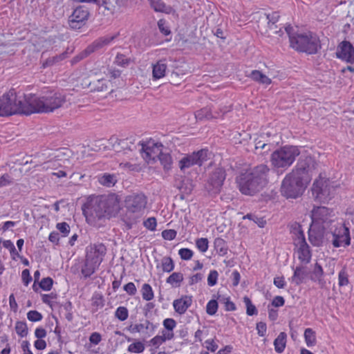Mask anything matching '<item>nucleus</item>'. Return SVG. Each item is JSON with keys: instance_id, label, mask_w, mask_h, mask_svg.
I'll use <instances>...</instances> for the list:
<instances>
[{"instance_id": "nucleus-1", "label": "nucleus", "mask_w": 354, "mask_h": 354, "mask_svg": "<svg viewBox=\"0 0 354 354\" xmlns=\"http://www.w3.org/2000/svg\"><path fill=\"white\" fill-rule=\"evenodd\" d=\"M120 198L115 194L101 195L88 199L82 207L86 222L100 228L106 219L115 216L120 209Z\"/></svg>"}, {"instance_id": "nucleus-2", "label": "nucleus", "mask_w": 354, "mask_h": 354, "mask_svg": "<svg viewBox=\"0 0 354 354\" xmlns=\"http://www.w3.org/2000/svg\"><path fill=\"white\" fill-rule=\"evenodd\" d=\"M29 109L28 113H50L66 103V95L53 90L43 91L41 95L29 93L26 95Z\"/></svg>"}, {"instance_id": "nucleus-3", "label": "nucleus", "mask_w": 354, "mask_h": 354, "mask_svg": "<svg viewBox=\"0 0 354 354\" xmlns=\"http://www.w3.org/2000/svg\"><path fill=\"white\" fill-rule=\"evenodd\" d=\"M26 95L18 96L14 89L10 90L8 93L0 97V116L6 117L15 114L28 113L29 109L28 103L26 100Z\"/></svg>"}, {"instance_id": "nucleus-4", "label": "nucleus", "mask_w": 354, "mask_h": 354, "mask_svg": "<svg viewBox=\"0 0 354 354\" xmlns=\"http://www.w3.org/2000/svg\"><path fill=\"white\" fill-rule=\"evenodd\" d=\"M307 176L300 177L295 172L288 174L281 183V192L287 198H297L301 196L309 182Z\"/></svg>"}, {"instance_id": "nucleus-5", "label": "nucleus", "mask_w": 354, "mask_h": 354, "mask_svg": "<svg viewBox=\"0 0 354 354\" xmlns=\"http://www.w3.org/2000/svg\"><path fill=\"white\" fill-rule=\"evenodd\" d=\"M291 48L299 53L315 55L322 48L321 41L317 34L308 31L300 33L297 38H292Z\"/></svg>"}, {"instance_id": "nucleus-6", "label": "nucleus", "mask_w": 354, "mask_h": 354, "mask_svg": "<svg viewBox=\"0 0 354 354\" xmlns=\"http://www.w3.org/2000/svg\"><path fill=\"white\" fill-rule=\"evenodd\" d=\"M299 154L300 151L297 147L285 146L272 153V165L277 169H286L294 162L296 157Z\"/></svg>"}, {"instance_id": "nucleus-7", "label": "nucleus", "mask_w": 354, "mask_h": 354, "mask_svg": "<svg viewBox=\"0 0 354 354\" xmlns=\"http://www.w3.org/2000/svg\"><path fill=\"white\" fill-rule=\"evenodd\" d=\"M147 203V198L142 193H133L126 196L124 206L127 215L135 219L142 215Z\"/></svg>"}, {"instance_id": "nucleus-8", "label": "nucleus", "mask_w": 354, "mask_h": 354, "mask_svg": "<svg viewBox=\"0 0 354 354\" xmlns=\"http://www.w3.org/2000/svg\"><path fill=\"white\" fill-rule=\"evenodd\" d=\"M225 177V171L221 167L216 168L209 174L205 184V190L209 196H214L221 192Z\"/></svg>"}, {"instance_id": "nucleus-9", "label": "nucleus", "mask_w": 354, "mask_h": 354, "mask_svg": "<svg viewBox=\"0 0 354 354\" xmlns=\"http://www.w3.org/2000/svg\"><path fill=\"white\" fill-rule=\"evenodd\" d=\"M90 9L83 5L76 6L68 17V26L72 30H80L84 27L89 17Z\"/></svg>"}, {"instance_id": "nucleus-10", "label": "nucleus", "mask_w": 354, "mask_h": 354, "mask_svg": "<svg viewBox=\"0 0 354 354\" xmlns=\"http://www.w3.org/2000/svg\"><path fill=\"white\" fill-rule=\"evenodd\" d=\"M208 153V149H202L191 154L186 155L179 161L178 165L180 171H184L186 169L190 168L194 165L201 166L203 162L207 160Z\"/></svg>"}, {"instance_id": "nucleus-11", "label": "nucleus", "mask_w": 354, "mask_h": 354, "mask_svg": "<svg viewBox=\"0 0 354 354\" xmlns=\"http://www.w3.org/2000/svg\"><path fill=\"white\" fill-rule=\"evenodd\" d=\"M313 195L322 203H325L331 198L334 188L329 185V180L320 178L316 180L312 187Z\"/></svg>"}, {"instance_id": "nucleus-12", "label": "nucleus", "mask_w": 354, "mask_h": 354, "mask_svg": "<svg viewBox=\"0 0 354 354\" xmlns=\"http://www.w3.org/2000/svg\"><path fill=\"white\" fill-rule=\"evenodd\" d=\"M240 192L245 195H254L262 189L249 171L242 173L237 178Z\"/></svg>"}, {"instance_id": "nucleus-13", "label": "nucleus", "mask_w": 354, "mask_h": 354, "mask_svg": "<svg viewBox=\"0 0 354 354\" xmlns=\"http://www.w3.org/2000/svg\"><path fill=\"white\" fill-rule=\"evenodd\" d=\"M293 230L295 231V234H297V236L296 245L299 246L298 258L301 262L308 263L311 260L312 254L310 246L306 243L304 232L301 230V226L297 225L293 227Z\"/></svg>"}, {"instance_id": "nucleus-14", "label": "nucleus", "mask_w": 354, "mask_h": 354, "mask_svg": "<svg viewBox=\"0 0 354 354\" xmlns=\"http://www.w3.org/2000/svg\"><path fill=\"white\" fill-rule=\"evenodd\" d=\"M317 162L310 156L302 155L299 157L296 167L292 171L300 177L307 176L308 182L311 180V173L315 169Z\"/></svg>"}, {"instance_id": "nucleus-15", "label": "nucleus", "mask_w": 354, "mask_h": 354, "mask_svg": "<svg viewBox=\"0 0 354 354\" xmlns=\"http://www.w3.org/2000/svg\"><path fill=\"white\" fill-rule=\"evenodd\" d=\"M329 231L321 225L312 226L308 231V240L313 246L319 247L329 243Z\"/></svg>"}, {"instance_id": "nucleus-16", "label": "nucleus", "mask_w": 354, "mask_h": 354, "mask_svg": "<svg viewBox=\"0 0 354 354\" xmlns=\"http://www.w3.org/2000/svg\"><path fill=\"white\" fill-rule=\"evenodd\" d=\"M329 242L335 248L346 247L351 244L350 231L348 227L342 225L337 228L334 232H329Z\"/></svg>"}, {"instance_id": "nucleus-17", "label": "nucleus", "mask_w": 354, "mask_h": 354, "mask_svg": "<svg viewBox=\"0 0 354 354\" xmlns=\"http://www.w3.org/2000/svg\"><path fill=\"white\" fill-rule=\"evenodd\" d=\"M142 148L140 152L142 154V157L149 163L150 161L155 162L156 158L159 157V154L162 153V148L163 145L160 142L148 143L147 145L142 143Z\"/></svg>"}, {"instance_id": "nucleus-18", "label": "nucleus", "mask_w": 354, "mask_h": 354, "mask_svg": "<svg viewBox=\"0 0 354 354\" xmlns=\"http://www.w3.org/2000/svg\"><path fill=\"white\" fill-rule=\"evenodd\" d=\"M336 57L349 64H354V47L348 41H343L337 46Z\"/></svg>"}, {"instance_id": "nucleus-19", "label": "nucleus", "mask_w": 354, "mask_h": 354, "mask_svg": "<svg viewBox=\"0 0 354 354\" xmlns=\"http://www.w3.org/2000/svg\"><path fill=\"white\" fill-rule=\"evenodd\" d=\"M106 253V248L103 243H97L91 245L90 249L87 250L86 259H88L95 266H100Z\"/></svg>"}, {"instance_id": "nucleus-20", "label": "nucleus", "mask_w": 354, "mask_h": 354, "mask_svg": "<svg viewBox=\"0 0 354 354\" xmlns=\"http://www.w3.org/2000/svg\"><path fill=\"white\" fill-rule=\"evenodd\" d=\"M269 167L264 164H261L249 171L252 178H254L263 189L268 183Z\"/></svg>"}, {"instance_id": "nucleus-21", "label": "nucleus", "mask_w": 354, "mask_h": 354, "mask_svg": "<svg viewBox=\"0 0 354 354\" xmlns=\"http://www.w3.org/2000/svg\"><path fill=\"white\" fill-rule=\"evenodd\" d=\"M230 111L229 107H223L220 109V111H215L212 113V110L209 107H204L200 110H198L195 113V117L197 120H203L204 119L210 120L212 118H218L224 115L226 113Z\"/></svg>"}, {"instance_id": "nucleus-22", "label": "nucleus", "mask_w": 354, "mask_h": 354, "mask_svg": "<svg viewBox=\"0 0 354 354\" xmlns=\"http://www.w3.org/2000/svg\"><path fill=\"white\" fill-rule=\"evenodd\" d=\"M117 35L113 36H104L101 37L93 41L91 44H89L86 48L88 53L91 55V53L97 51L104 46L109 45L112 41H113L116 38Z\"/></svg>"}, {"instance_id": "nucleus-23", "label": "nucleus", "mask_w": 354, "mask_h": 354, "mask_svg": "<svg viewBox=\"0 0 354 354\" xmlns=\"http://www.w3.org/2000/svg\"><path fill=\"white\" fill-rule=\"evenodd\" d=\"M192 304V297L184 295L173 302L174 310L180 315L184 314Z\"/></svg>"}, {"instance_id": "nucleus-24", "label": "nucleus", "mask_w": 354, "mask_h": 354, "mask_svg": "<svg viewBox=\"0 0 354 354\" xmlns=\"http://www.w3.org/2000/svg\"><path fill=\"white\" fill-rule=\"evenodd\" d=\"M151 8L156 12H162L165 14H171L175 12L174 8L167 5L162 0H148Z\"/></svg>"}, {"instance_id": "nucleus-25", "label": "nucleus", "mask_w": 354, "mask_h": 354, "mask_svg": "<svg viewBox=\"0 0 354 354\" xmlns=\"http://www.w3.org/2000/svg\"><path fill=\"white\" fill-rule=\"evenodd\" d=\"M324 272L322 266L319 263L316 262L310 277V280L312 281L317 282L320 288H323L326 284V281L324 279Z\"/></svg>"}, {"instance_id": "nucleus-26", "label": "nucleus", "mask_w": 354, "mask_h": 354, "mask_svg": "<svg viewBox=\"0 0 354 354\" xmlns=\"http://www.w3.org/2000/svg\"><path fill=\"white\" fill-rule=\"evenodd\" d=\"M333 212V210L324 207V206H319L315 207L312 212L313 213V219H315L317 221H319L322 222H325L328 217Z\"/></svg>"}, {"instance_id": "nucleus-27", "label": "nucleus", "mask_w": 354, "mask_h": 354, "mask_svg": "<svg viewBox=\"0 0 354 354\" xmlns=\"http://www.w3.org/2000/svg\"><path fill=\"white\" fill-rule=\"evenodd\" d=\"M308 275L306 268L302 266H297L294 270V274L290 280L295 285L299 286L304 282V280Z\"/></svg>"}, {"instance_id": "nucleus-28", "label": "nucleus", "mask_w": 354, "mask_h": 354, "mask_svg": "<svg viewBox=\"0 0 354 354\" xmlns=\"http://www.w3.org/2000/svg\"><path fill=\"white\" fill-rule=\"evenodd\" d=\"M98 182L103 186L111 187L118 182V177L115 174L104 173L98 176Z\"/></svg>"}, {"instance_id": "nucleus-29", "label": "nucleus", "mask_w": 354, "mask_h": 354, "mask_svg": "<svg viewBox=\"0 0 354 354\" xmlns=\"http://www.w3.org/2000/svg\"><path fill=\"white\" fill-rule=\"evenodd\" d=\"M109 81L105 78L94 80L90 82L88 87L91 91H106L108 90Z\"/></svg>"}, {"instance_id": "nucleus-30", "label": "nucleus", "mask_w": 354, "mask_h": 354, "mask_svg": "<svg viewBox=\"0 0 354 354\" xmlns=\"http://www.w3.org/2000/svg\"><path fill=\"white\" fill-rule=\"evenodd\" d=\"M167 64L165 61L160 60L153 65V78L154 80H158L163 77L165 75Z\"/></svg>"}, {"instance_id": "nucleus-31", "label": "nucleus", "mask_w": 354, "mask_h": 354, "mask_svg": "<svg viewBox=\"0 0 354 354\" xmlns=\"http://www.w3.org/2000/svg\"><path fill=\"white\" fill-rule=\"evenodd\" d=\"M248 77H250L252 80L261 84L269 85L272 83L270 78L258 70L252 71Z\"/></svg>"}, {"instance_id": "nucleus-32", "label": "nucleus", "mask_w": 354, "mask_h": 354, "mask_svg": "<svg viewBox=\"0 0 354 354\" xmlns=\"http://www.w3.org/2000/svg\"><path fill=\"white\" fill-rule=\"evenodd\" d=\"M287 335L285 332H281L274 341V350L278 353L283 352L286 345Z\"/></svg>"}, {"instance_id": "nucleus-33", "label": "nucleus", "mask_w": 354, "mask_h": 354, "mask_svg": "<svg viewBox=\"0 0 354 354\" xmlns=\"http://www.w3.org/2000/svg\"><path fill=\"white\" fill-rule=\"evenodd\" d=\"M214 248L220 256H224L227 253L228 247L226 241L220 237L216 238L214 241Z\"/></svg>"}, {"instance_id": "nucleus-34", "label": "nucleus", "mask_w": 354, "mask_h": 354, "mask_svg": "<svg viewBox=\"0 0 354 354\" xmlns=\"http://www.w3.org/2000/svg\"><path fill=\"white\" fill-rule=\"evenodd\" d=\"M98 267V266H95L94 263L86 259L84 266L82 268V274L85 278L90 277Z\"/></svg>"}, {"instance_id": "nucleus-35", "label": "nucleus", "mask_w": 354, "mask_h": 354, "mask_svg": "<svg viewBox=\"0 0 354 354\" xmlns=\"http://www.w3.org/2000/svg\"><path fill=\"white\" fill-rule=\"evenodd\" d=\"M158 159L160 160L165 171H169L171 169L173 160L169 153H163L162 151V153L159 154Z\"/></svg>"}, {"instance_id": "nucleus-36", "label": "nucleus", "mask_w": 354, "mask_h": 354, "mask_svg": "<svg viewBox=\"0 0 354 354\" xmlns=\"http://www.w3.org/2000/svg\"><path fill=\"white\" fill-rule=\"evenodd\" d=\"M304 338L306 345L310 347L315 346L316 344L315 332L310 328H308L304 331Z\"/></svg>"}, {"instance_id": "nucleus-37", "label": "nucleus", "mask_w": 354, "mask_h": 354, "mask_svg": "<svg viewBox=\"0 0 354 354\" xmlns=\"http://www.w3.org/2000/svg\"><path fill=\"white\" fill-rule=\"evenodd\" d=\"M141 293L142 299L145 301H151L154 297L153 291L149 283H144L142 285Z\"/></svg>"}, {"instance_id": "nucleus-38", "label": "nucleus", "mask_w": 354, "mask_h": 354, "mask_svg": "<svg viewBox=\"0 0 354 354\" xmlns=\"http://www.w3.org/2000/svg\"><path fill=\"white\" fill-rule=\"evenodd\" d=\"M183 280V274L181 272H173L166 280L167 283L175 287L180 286V283Z\"/></svg>"}, {"instance_id": "nucleus-39", "label": "nucleus", "mask_w": 354, "mask_h": 354, "mask_svg": "<svg viewBox=\"0 0 354 354\" xmlns=\"http://www.w3.org/2000/svg\"><path fill=\"white\" fill-rule=\"evenodd\" d=\"M15 331L21 337H26L28 328L25 322L17 321L15 324Z\"/></svg>"}, {"instance_id": "nucleus-40", "label": "nucleus", "mask_w": 354, "mask_h": 354, "mask_svg": "<svg viewBox=\"0 0 354 354\" xmlns=\"http://www.w3.org/2000/svg\"><path fill=\"white\" fill-rule=\"evenodd\" d=\"M161 265L163 272H170L174 269V262L170 257H164Z\"/></svg>"}, {"instance_id": "nucleus-41", "label": "nucleus", "mask_w": 354, "mask_h": 354, "mask_svg": "<svg viewBox=\"0 0 354 354\" xmlns=\"http://www.w3.org/2000/svg\"><path fill=\"white\" fill-rule=\"evenodd\" d=\"M131 61V59L127 57L126 55L122 53H118L115 58L114 64L119 66L126 68L129 65Z\"/></svg>"}, {"instance_id": "nucleus-42", "label": "nucleus", "mask_w": 354, "mask_h": 354, "mask_svg": "<svg viewBox=\"0 0 354 354\" xmlns=\"http://www.w3.org/2000/svg\"><path fill=\"white\" fill-rule=\"evenodd\" d=\"M279 14L277 12H272V13L266 15V18L268 20V28L270 30H274L277 28L275 24L279 21Z\"/></svg>"}, {"instance_id": "nucleus-43", "label": "nucleus", "mask_w": 354, "mask_h": 354, "mask_svg": "<svg viewBox=\"0 0 354 354\" xmlns=\"http://www.w3.org/2000/svg\"><path fill=\"white\" fill-rule=\"evenodd\" d=\"M159 31L161 34H162L165 36H167L171 35V31L170 29L169 26L168 25V23L167 21L164 19H160L158 20L157 23Z\"/></svg>"}, {"instance_id": "nucleus-44", "label": "nucleus", "mask_w": 354, "mask_h": 354, "mask_svg": "<svg viewBox=\"0 0 354 354\" xmlns=\"http://www.w3.org/2000/svg\"><path fill=\"white\" fill-rule=\"evenodd\" d=\"M243 301L246 306V313L248 315L252 316L258 313L256 306L252 304L249 297L247 296L244 297Z\"/></svg>"}, {"instance_id": "nucleus-45", "label": "nucleus", "mask_w": 354, "mask_h": 354, "mask_svg": "<svg viewBox=\"0 0 354 354\" xmlns=\"http://www.w3.org/2000/svg\"><path fill=\"white\" fill-rule=\"evenodd\" d=\"M3 246L9 250L12 259L15 261L19 254L17 251L13 243L10 240H6L3 241Z\"/></svg>"}, {"instance_id": "nucleus-46", "label": "nucleus", "mask_w": 354, "mask_h": 354, "mask_svg": "<svg viewBox=\"0 0 354 354\" xmlns=\"http://www.w3.org/2000/svg\"><path fill=\"white\" fill-rule=\"evenodd\" d=\"M115 317L121 322L125 321L129 317L128 309L124 306H119L115 312Z\"/></svg>"}, {"instance_id": "nucleus-47", "label": "nucleus", "mask_w": 354, "mask_h": 354, "mask_svg": "<svg viewBox=\"0 0 354 354\" xmlns=\"http://www.w3.org/2000/svg\"><path fill=\"white\" fill-rule=\"evenodd\" d=\"M348 283V274L346 268H343L338 274V284L339 286H346Z\"/></svg>"}, {"instance_id": "nucleus-48", "label": "nucleus", "mask_w": 354, "mask_h": 354, "mask_svg": "<svg viewBox=\"0 0 354 354\" xmlns=\"http://www.w3.org/2000/svg\"><path fill=\"white\" fill-rule=\"evenodd\" d=\"M145 350V346L143 343L140 341L136 342L131 344L127 348V351L130 353H140Z\"/></svg>"}, {"instance_id": "nucleus-49", "label": "nucleus", "mask_w": 354, "mask_h": 354, "mask_svg": "<svg viewBox=\"0 0 354 354\" xmlns=\"http://www.w3.org/2000/svg\"><path fill=\"white\" fill-rule=\"evenodd\" d=\"M53 280L50 277L43 278L39 283V288L45 291L50 290L53 287Z\"/></svg>"}, {"instance_id": "nucleus-50", "label": "nucleus", "mask_w": 354, "mask_h": 354, "mask_svg": "<svg viewBox=\"0 0 354 354\" xmlns=\"http://www.w3.org/2000/svg\"><path fill=\"white\" fill-rule=\"evenodd\" d=\"M209 241L206 238H200L196 240V245L201 252H205L208 250Z\"/></svg>"}, {"instance_id": "nucleus-51", "label": "nucleus", "mask_w": 354, "mask_h": 354, "mask_svg": "<svg viewBox=\"0 0 354 354\" xmlns=\"http://www.w3.org/2000/svg\"><path fill=\"white\" fill-rule=\"evenodd\" d=\"M218 310V302L215 299L210 300L206 306V312L209 315L216 314Z\"/></svg>"}, {"instance_id": "nucleus-52", "label": "nucleus", "mask_w": 354, "mask_h": 354, "mask_svg": "<svg viewBox=\"0 0 354 354\" xmlns=\"http://www.w3.org/2000/svg\"><path fill=\"white\" fill-rule=\"evenodd\" d=\"M259 138L255 140V149H263L265 152L270 151L271 145L270 143H266L264 140Z\"/></svg>"}, {"instance_id": "nucleus-53", "label": "nucleus", "mask_w": 354, "mask_h": 354, "mask_svg": "<svg viewBox=\"0 0 354 354\" xmlns=\"http://www.w3.org/2000/svg\"><path fill=\"white\" fill-rule=\"evenodd\" d=\"M220 302H223L225 304V310L227 311H234L236 310L235 304L230 300L229 297H221V296L218 298Z\"/></svg>"}, {"instance_id": "nucleus-54", "label": "nucleus", "mask_w": 354, "mask_h": 354, "mask_svg": "<svg viewBox=\"0 0 354 354\" xmlns=\"http://www.w3.org/2000/svg\"><path fill=\"white\" fill-rule=\"evenodd\" d=\"M27 318L29 321L36 322L41 321L43 318L41 313L37 310H30L27 313Z\"/></svg>"}, {"instance_id": "nucleus-55", "label": "nucleus", "mask_w": 354, "mask_h": 354, "mask_svg": "<svg viewBox=\"0 0 354 354\" xmlns=\"http://www.w3.org/2000/svg\"><path fill=\"white\" fill-rule=\"evenodd\" d=\"M178 254L183 260H189L192 258L194 252L189 248H181L178 250Z\"/></svg>"}, {"instance_id": "nucleus-56", "label": "nucleus", "mask_w": 354, "mask_h": 354, "mask_svg": "<svg viewBox=\"0 0 354 354\" xmlns=\"http://www.w3.org/2000/svg\"><path fill=\"white\" fill-rule=\"evenodd\" d=\"M285 31L289 38L290 46H291L292 43V39L293 37L297 38V35H299L300 33L296 32L294 28L290 24L285 27Z\"/></svg>"}, {"instance_id": "nucleus-57", "label": "nucleus", "mask_w": 354, "mask_h": 354, "mask_svg": "<svg viewBox=\"0 0 354 354\" xmlns=\"http://www.w3.org/2000/svg\"><path fill=\"white\" fill-rule=\"evenodd\" d=\"M218 273L216 270H211L207 277V284L209 286H213L216 284L218 280Z\"/></svg>"}, {"instance_id": "nucleus-58", "label": "nucleus", "mask_w": 354, "mask_h": 354, "mask_svg": "<svg viewBox=\"0 0 354 354\" xmlns=\"http://www.w3.org/2000/svg\"><path fill=\"white\" fill-rule=\"evenodd\" d=\"M177 232L175 230H165L162 232V236L165 240L171 241L176 236Z\"/></svg>"}, {"instance_id": "nucleus-59", "label": "nucleus", "mask_w": 354, "mask_h": 354, "mask_svg": "<svg viewBox=\"0 0 354 354\" xmlns=\"http://www.w3.org/2000/svg\"><path fill=\"white\" fill-rule=\"evenodd\" d=\"M56 227L60 232H62L64 236H66L68 235L70 232V227L69 225L66 222L58 223L56 225Z\"/></svg>"}, {"instance_id": "nucleus-60", "label": "nucleus", "mask_w": 354, "mask_h": 354, "mask_svg": "<svg viewBox=\"0 0 354 354\" xmlns=\"http://www.w3.org/2000/svg\"><path fill=\"white\" fill-rule=\"evenodd\" d=\"M89 55L90 54L87 51L86 48H85L83 51H82L78 55H77L76 56L73 57V59L71 61V64L73 65V64H75L78 63L79 62H80L83 59H84L86 57H88Z\"/></svg>"}, {"instance_id": "nucleus-61", "label": "nucleus", "mask_w": 354, "mask_h": 354, "mask_svg": "<svg viewBox=\"0 0 354 354\" xmlns=\"http://www.w3.org/2000/svg\"><path fill=\"white\" fill-rule=\"evenodd\" d=\"M104 299L102 295H96L93 297L92 306L97 308H102L104 306Z\"/></svg>"}, {"instance_id": "nucleus-62", "label": "nucleus", "mask_w": 354, "mask_h": 354, "mask_svg": "<svg viewBox=\"0 0 354 354\" xmlns=\"http://www.w3.org/2000/svg\"><path fill=\"white\" fill-rule=\"evenodd\" d=\"M163 326L169 331H173L176 326V322L172 318H167L163 321Z\"/></svg>"}, {"instance_id": "nucleus-63", "label": "nucleus", "mask_w": 354, "mask_h": 354, "mask_svg": "<svg viewBox=\"0 0 354 354\" xmlns=\"http://www.w3.org/2000/svg\"><path fill=\"white\" fill-rule=\"evenodd\" d=\"M156 219L154 217L148 218L145 222L144 225L149 230L153 231L156 227Z\"/></svg>"}, {"instance_id": "nucleus-64", "label": "nucleus", "mask_w": 354, "mask_h": 354, "mask_svg": "<svg viewBox=\"0 0 354 354\" xmlns=\"http://www.w3.org/2000/svg\"><path fill=\"white\" fill-rule=\"evenodd\" d=\"M257 333L260 337H263L266 335L267 330V326L265 322H259L257 323L256 326Z\"/></svg>"}]
</instances>
